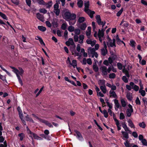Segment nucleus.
<instances>
[{
  "label": "nucleus",
  "mask_w": 147,
  "mask_h": 147,
  "mask_svg": "<svg viewBox=\"0 0 147 147\" xmlns=\"http://www.w3.org/2000/svg\"><path fill=\"white\" fill-rule=\"evenodd\" d=\"M26 2L27 5L29 7H30L31 4V0H26Z\"/></svg>",
  "instance_id": "60"
},
{
  "label": "nucleus",
  "mask_w": 147,
  "mask_h": 147,
  "mask_svg": "<svg viewBox=\"0 0 147 147\" xmlns=\"http://www.w3.org/2000/svg\"><path fill=\"white\" fill-rule=\"evenodd\" d=\"M67 24L66 23H63L61 26V28L63 30H65L67 28Z\"/></svg>",
  "instance_id": "32"
},
{
  "label": "nucleus",
  "mask_w": 147,
  "mask_h": 147,
  "mask_svg": "<svg viewBox=\"0 0 147 147\" xmlns=\"http://www.w3.org/2000/svg\"><path fill=\"white\" fill-rule=\"evenodd\" d=\"M122 127L126 131H128V130H129V129H128V128L127 127V125L125 123L123 124Z\"/></svg>",
  "instance_id": "41"
},
{
  "label": "nucleus",
  "mask_w": 147,
  "mask_h": 147,
  "mask_svg": "<svg viewBox=\"0 0 147 147\" xmlns=\"http://www.w3.org/2000/svg\"><path fill=\"white\" fill-rule=\"evenodd\" d=\"M67 29L69 32H71L74 30L75 28L74 26H70Z\"/></svg>",
  "instance_id": "31"
},
{
  "label": "nucleus",
  "mask_w": 147,
  "mask_h": 147,
  "mask_svg": "<svg viewBox=\"0 0 147 147\" xmlns=\"http://www.w3.org/2000/svg\"><path fill=\"white\" fill-rule=\"evenodd\" d=\"M100 89L102 91L103 93H106V89L105 86H100Z\"/></svg>",
  "instance_id": "33"
},
{
  "label": "nucleus",
  "mask_w": 147,
  "mask_h": 147,
  "mask_svg": "<svg viewBox=\"0 0 147 147\" xmlns=\"http://www.w3.org/2000/svg\"><path fill=\"white\" fill-rule=\"evenodd\" d=\"M54 12L55 13L57 16H58L60 13V10L59 9H57L56 10H54Z\"/></svg>",
  "instance_id": "54"
},
{
  "label": "nucleus",
  "mask_w": 147,
  "mask_h": 147,
  "mask_svg": "<svg viewBox=\"0 0 147 147\" xmlns=\"http://www.w3.org/2000/svg\"><path fill=\"white\" fill-rule=\"evenodd\" d=\"M135 102L136 105H140V101L138 97H137Z\"/></svg>",
  "instance_id": "56"
},
{
  "label": "nucleus",
  "mask_w": 147,
  "mask_h": 147,
  "mask_svg": "<svg viewBox=\"0 0 147 147\" xmlns=\"http://www.w3.org/2000/svg\"><path fill=\"white\" fill-rule=\"evenodd\" d=\"M127 122L129 123V125L131 128H135V126L131 120L129 119Z\"/></svg>",
  "instance_id": "16"
},
{
  "label": "nucleus",
  "mask_w": 147,
  "mask_h": 147,
  "mask_svg": "<svg viewBox=\"0 0 147 147\" xmlns=\"http://www.w3.org/2000/svg\"><path fill=\"white\" fill-rule=\"evenodd\" d=\"M36 17L40 20L43 22L42 20L44 19V17L42 15L39 13H37L36 14Z\"/></svg>",
  "instance_id": "13"
},
{
  "label": "nucleus",
  "mask_w": 147,
  "mask_h": 147,
  "mask_svg": "<svg viewBox=\"0 0 147 147\" xmlns=\"http://www.w3.org/2000/svg\"><path fill=\"white\" fill-rule=\"evenodd\" d=\"M101 113L103 114L104 116L106 118H107L108 116V113L107 111L104 109L102 113Z\"/></svg>",
  "instance_id": "26"
},
{
  "label": "nucleus",
  "mask_w": 147,
  "mask_h": 147,
  "mask_svg": "<svg viewBox=\"0 0 147 147\" xmlns=\"http://www.w3.org/2000/svg\"><path fill=\"white\" fill-rule=\"evenodd\" d=\"M114 103L115 106L117 108H119V107L120 105L119 103L118 100L117 99H115L114 100Z\"/></svg>",
  "instance_id": "34"
},
{
  "label": "nucleus",
  "mask_w": 147,
  "mask_h": 147,
  "mask_svg": "<svg viewBox=\"0 0 147 147\" xmlns=\"http://www.w3.org/2000/svg\"><path fill=\"white\" fill-rule=\"evenodd\" d=\"M74 32L75 33V34H76V35H79L80 33V29L78 28V29H76L74 30Z\"/></svg>",
  "instance_id": "39"
},
{
  "label": "nucleus",
  "mask_w": 147,
  "mask_h": 147,
  "mask_svg": "<svg viewBox=\"0 0 147 147\" xmlns=\"http://www.w3.org/2000/svg\"><path fill=\"white\" fill-rule=\"evenodd\" d=\"M119 118L120 119H123L125 118V115L123 113H121L120 114Z\"/></svg>",
  "instance_id": "50"
},
{
  "label": "nucleus",
  "mask_w": 147,
  "mask_h": 147,
  "mask_svg": "<svg viewBox=\"0 0 147 147\" xmlns=\"http://www.w3.org/2000/svg\"><path fill=\"white\" fill-rule=\"evenodd\" d=\"M132 135L135 138L138 137V134L136 131H133L132 133Z\"/></svg>",
  "instance_id": "58"
},
{
  "label": "nucleus",
  "mask_w": 147,
  "mask_h": 147,
  "mask_svg": "<svg viewBox=\"0 0 147 147\" xmlns=\"http://www.w3.org/2000/svg\"><path fill=\"white\" fill-rule=\"evenodd\" d=\"M52 5V1L51 0L49 1L47 3H46L45 5H47V8H50L51 7Z\"/></svg>",
  "instance_id": "23"
},
{
  "label": "nucleus",
  "mask_w": 147,
  "mask_h": 147,
  "mask_svg": "<svg viewBox=\"0 0 147 147\" xmlns=\"http://www.w3.org/2000/svg\"><path fill=\"white\" fill-rule=\"evenodd\" d=\"M52 24H53V26L55 28L57 27L58 26V23L57 22L53 20L52 22Z\"/></svg>",
  "instance_id": "48"
},
{
  "label": "nucleus",
  "mask_w": 147,
  "mask_h": 147,
  "mask_svg": "<svg viewBox=\"0 0 147 147\" xmlns=\"http://www.w3.org/2000/svg\"><path fill=\"white\" fill-rule=\"evenodd\" d=\"M10 67L13 69L12 71L15 73L17 76V75H19L18 74V72H19V70L17 69L16 68L10 66Z\"/></svg>",
  "instance_id": "21"
},
{
  "label": "nucleus",
  "mask_w": 147,
  "mask_h": 147,
  "mask_svg": "<svg viewBox=\"0 0 147 147\" xmlns=\"http://www.w3.org/2000/svg\"><path fill=\"white\" fill-rule=\"evenodd\" d=\"M141 3L145 6L147 5V2L144 0H141Z\"/></svg>",
  "instance_id": "64"
},
{
  "label": "nucleus",
  "mask_w": 147,
  "mask_h": 147,
  "mask_svg": "<svg viewBox=\"0 0 147 147\" xmlns=\"http://www.w3.org/2000/svg\"><path fill=\"white\" fill-rule=\"evenodd\" d=\"M124 144L126 147H138L137 145L134 144V143H130L127 139L124 142Z\"/></svg>",
  "instance_id": "4"
},
{
  "label": "nucleus",
  "mask_w": 147,
  "mask_h": 147,
  "mask_svg": "<svg viewBox=\"0 0 147 147\" xmlns=\"http://www.w3.org/2000/svg\"><path fill=\"white\" fill-rule=\"evenodd\" d=\"M121 133L123 135V137L126 139H128L129 138V136L128 133L122 131Z\"/></svg>",
  "instance_id": "14"
},
{
  "label": "nucleus",
  "mask_w": 147,
  "mask_h": 147,
  "mask_svg": "<svg viewBox=\"0 0 147 147\" xmlns=\"http://www.w3.org/2000/svg\"><path fill=\"white\" fill-rule=\"evenodd\" d=\"M74 40L75 42H77L78 41V37L77 35L75 34L74 36Z\"/></svg>",
  "instance_id": "57"
},
{
  "label": "nucleus",
  "mask_w": 147,
  "mask_h": 147,
  "mask_svg": "<svg viewBox=\"0 0 147 147\" xmlns=\"http://www.w3.org/2000/svg\"><path fill=\"white\" fill-rule=\"evenodd\" d=\"M122 80L125 83H127L128 80L127 78L125 76H123L122 77Z\"/></svg>",
  "instance_id": "49"
},
{
  "label": "nucleus",
  "mask_w": 147,
  "mask_h": 147,
  "mask_svg": "<svg viewBox=\"0 0 147 147\" xmlns=\"http://www.w3.org/2000/svg\"><path fill=\"white\" fill-rule=\"evenodd\" d=\"M89 49H90V52L92 54L96 52L94 48H92L91 47H90Z\"/></svg>",
  "instance_id": "51"
},
{
  "label": "nucleus",
  "mask_w": 147,
  "mask_h": 147,
  "mask_svg": "<svg viewBox=\"0 0 147 147\" xmlns=\"http://www.w3.org/2000/svg\"><path fill=\"white\" fill-rule=\"evenodd\" d=\"M139 92L141 94L142 96H145L146 94L145 91L144 90H139Z\"/></svg>",
  "instance_id": "47"
},
{
  "label": "nucleus",
  "mask_w": 147,
  "mask_h": 147,
  "mask_svg": "<svg viewBox=\"0 0 147 147\" xmlns=\"http://www.w3.org/2000/svg\"><path fill=\"white\" fill-rule=\"evenodd\" d=\"M129 65H123V72L125 74L128 72V70H129Z\"/></svg>",
  "instance_id": "9"
},
{
  "label": "nucleus",
  "mask_w": 147,
  "mask_h": 147,
  "mask_svg": "<svg viewBox=\"0 0 147 147\" xmlns=\"http://www.w3.org/2000/svg\"><path fill=\"white\" fill-rule=\"evenodd\" d=\"M109 94L110 97H113L115 98H117L118 96L114 91H112L111 90L109 91Z\"/></svg>",
  "instance_id": "10"
},
{
  "label": "nucleus",
  "mask_w": 147,
  "mask_h": 147,
  "mask_svg": "<svg viewBox=\"0 0 147 147\" xmlns=\"http://www.w3.org/2000/svg\"><path fill=\"white\" fill-rule=\"evenodd\" d=\"M11 1L12 3L16 5H18L19 3V1L17 0H11Z\"/></svg>",
  "instance_id": "52"
},
{
  "label": "nucleus",
  "mask_w": 147,
  "mask_h": 147,
  "mask_svg": "<svg viewBox=\"0 0 147 147\" xmlns=\"http://www.w3.org/2000/svg\"><path fill=\"white\" fill-rule=\"evenodd\" d=\"M108 51L107 50H105L104 48H102L101 49V55L103 56L106 55V54L107 53Z\"/></svg>",
  "instance_id": "18"
},
{
  "label": "nucleus",
  "mask_w": 147,
  "mask_h": 147,
  "mask_svg": "<svg viewBox=\"0 0 147 147\" xmlns=\"http://www.w3.org/2000/svg\"><path fill=\"white\" fill-rule=\"evenodd\" d=\"M129 109H127L126 111V113L127 116L130 117L131 115V113L133 112V109L132 106L130 104L128 105Z\"/></svg>",
  "instance_id": "3"
},
{
  "label": "nucleus",
  "mask_w": 147,
  "mask_h": 147,
  "mask_svg": "<svg viewBox=\"0 0 147 147\" xmlns=\"http://www.w3.org/2000/svg\"><path fill=\"white\" fill-rule=\"evenodd\" d=\"M77 5L78 7L81 8L83 5V1L82 0H80L77 2Z\"/></svg>",
  "instance_id": "29"
},
{
  "label": "nucleus",
  "mask_w": 147,
  "mask_h": 147,
  "mask_svg": "<svg viewBox=\"0 0 147 147\" xmlns=\"http://www.w3.org/2000/svg\"><path fill=\"white\" fill-rule=\"evenodd\" d=\"M121 102L122 107H125L126 106V104L125 100L123 99H121Z\"/></svg>",
  "instance_id": "44"
},
{
  "label": "nucleus",
  "mask_w": 147,
  "mask_h": 147,
  "mask_svg": "<svg viewBox=\"0 0 147 147\" xmlns=\"http://www.w3.org/2000/svg\"><path fill=\"white\" fill-rule=\"evenodd\" d=\"M87 27V25L86 23H83L80 25L78 26L79 28L81 30H85Z\"/></svg>",
  "instance_id": "11"
},
{
  "label": "nucleus",
  "mask_w": 147,
  "mask_h": 147,
  "mask_svg": "<svg viewBox=\"0 0 147 147\" xmlns=\"http://www.w3.org/2000/svg\"><path fill=\"white\" fill-rule=\"evenodd\" d=\"M123 8H122L120 10L117 12L116 14L117 16L119 17L121 15L123 11Z\"/></svg>",
  "instance_id": "40"
},
{
  "label": "nucleus",
  "mask_w": 147,
  "mask_h": 147,
  "mask_svg": "<svg viewBox=\"0 0 147 147\" xmlns=\"http://www.w3.org/2000/svg\"><path fill=\"white\" fill-rule=\"evenodd\" d=\"M18 136L20 137V140L21 141L23 140L24 138V134L23 133H22L20 134H19L18 135Z\"/></svg>",
  "instance_id": "43"
},
{
  "label": "nucleus",
  "mask_w": 147,
  "mask_h": 147,
  "mask_svg": "<svg viewBox=\"0 0 147 147\" xmlns=\"http://www.w3.org/2000/svg\"><path fill=\"white\" fill-rule=\"evenodd\" d=\"M18 69H19V72H18V74H19L20 75L22 76L24 72V70L21 67H19Z\"/></svg>",
  "instance_id": "22"
},
{
  "label": "nucleus",
  "mask_w": 147,
  "mask_h": 147,
  "mask_svg": "<svg viewBox=\"0 0 147 147\" xmlns=\"http://www.w3.org/2000/svg\"><path fill=\"white\" fill-rule=\"evenodd\" d=\"M89 12L87 13V14L91 18H92L94 17V14H95V12L94 11H91V10H89Z\"/></svg>",
  "instance_id": "15"
},
{
  "label": "nucleus",
  "mask_w": 147,
  "mask_h": 147,
  "mask_svg": "<svg viewBox=\"0 0 147 147\" xmlns=\"http://www.w3.org/2000/svg\"><path fill=\"white\" fill-rule=\"evenodd\" d=\"M116 75L115 73L110 74L109 75V78L110 79H113L115 78Z\"/></svg>",
  "instance_id": "46"
},
{
  "label": "nucleus",
  "mask_w": 147,
  "mask_h": 147,
  "mask_svg": "<svg viewBox=\"0 0 147 147\" xmlns=\"http://www.w3.org/2000/svg\"><path fill=\"white\" fill-rule=\"evenodd\" d=\"M26 129L27 130V133L28 134H30L31 135H32L34 133L32 132L31 130H30V129L28 128V126H27L26 127Z\"/></svg>",
  "instance_id": "42"
},
{
  "label": "nucleus",
  "mask_w": 147,
  "mask_h": 147,
  "mask_svg": "<svg viewBox=\"0 0 147 147\" xmlns=\"http://www.w3.org/2000/svg\"><path fill=\"white\" fill-rule=\"evenodd\" d=\"M59 5L57 3H55L54 6V10H56L59 9Z\"/></svg>",
  "instance_id": "63"
},
{
  "label": "nucleus",
  "mask_w": 147,
  "mask_h": 147,
  "mask_svg": "<svg viewBox=\"0 0 147 147\" xmlns=\"http://www.w3.org/2000/svg\"><path fill=\"white\" fill-rule=\"evenodd\" d=\"M93 69L95 72H97L98 71L99 69L97 65H93Z\"/></svg>",
  "instance_id": "37"
},
{
  "label": "nucleus",
  "mask_w": 147,
  "mask_h": 147,
  "mask_svg": "<svg viewBox=\"0 0 147 147\" xmlns=\"http://www.w3.org/2000/svg\"><path fill=\"white\" fill-rule=\"evenodd\" d=\"M84 36L83 35H80L79 36L80 40L79 42L80 44H82L83 42V40L84 39Z\"/></svg>",
  "instance_id": "20"
},
{
  "label": "nucleus",
  "mask_w": 147,
  "mask_h": 147,
  "mask_svg": "<svg viewBox=\"0 0 147 147\" xmlns=\"http://www.w3.org/2000/svg\"><path fill=\"white\" fill-rule=\"evenodd\" d=\"M89 2L88 1L87 2L84 3L85 7L86 8H89Z\"/></svg>",
  "instance_id": "61"
},
{
  "label": "nucleus",
  "mask_w": 147,
  "mask_h": 147,
  "mask_svg": "<svg viewBox=\"0 0 147 147\" xmlns=\"http://www.w3.org/2000/svg\"><path fill=\"white\" fill-rule=\"evenodd\" d=\"M0 16L3 19L6 20H7V18L6 15L5 14L2 13L1 12H0Z\"/></svg>",
  "instance_id": "36"
},
{
  "label": "nucleus",
  "mask_w": 147,
  "mask_h": 147,
  "mask_svg": "<svg viewBox=\"0 0 147 147\" xmlns=\"http://www.w3.org/2000/svg\"><path fill=\"white\" fill-rule=\"evenodd\" d=\"M45 23L47 26L48 27L51 28L52 26V25L51 23L48 21H46L45 22Z\"/></svg>",
  "instance_id": "53"
},
{
  "label": "nucleus",
  "mask_w": 147,
  "mask_h": 147,
  "mask_svg": "<svg viewBox=\"0 0 147 147\" xmlns=\"http://www.w3.org/2000/svg\"><path fill=\"white\" fill-rule=\"evenodd\" d=\"M139 126L143 128H145L146 127V125L144 122H142L139 123Z\"/></svg>",
  "instance_id": "24"
},
{
  "label": "nucleus",
  "mask_w": 147,
  "mask_h": 147,
  "mask_svg": "<svg viewBox=\"0 0 147 147\" xmlns=\"http://www.w3.org/2000/svg\"><path fill=\"white\" fill-rule=\"evenodd\" d=\"M129 85L132 87V88L135 91H137L139 90V87L135 85L133 82H131L129 83Z\"/></svg>",
  "instance_id": "6"
},
{
  "label": "nucleus",
  "mask_w": 147,
  "mask_h": 147,
  "mask_svg": "<svg viewBox=\"0 0 147 147\" xmlns=\"http://www.w3.org/2000/svg\"><path fill=\"white\" fill-rule=\"evenodd\" d=\"M0 79L2 80L3 81L7 82V80L6 79V77L5 76H3L0 74Z\"/></svg>",
  "instance_id": "45"
},
{
  "label": "nucleus",
  "mask_w": 147,
  "mask_h": 147,
  "mask_svg": "<svg viewBox=\"0 0 147 147\" xmlns=\"http://www.w3.org/2000/svg\"><path fill=\"white\" fill-rule=\"evenodd\" d=\"M130 45L133 48H135V45L136 44L135 41L133 40H131L130 41Z\"/></svg>",
  "instance_id": "30"
},
{
  "label": "nucleus",
  "mask_w": 147,
  "mask_h": 147,
  "mask_svg": "<svg viewBox=\"0 0 147 147\" xmlns=\"http://www.w3.org/2000/svg\"><path fill=\"white\" fill-rule=\"evenodd\" d=\"M40 122L42 123H45L46 125L50 127H53V125L51 124V123H49L48 121L46 120L45 119H41Z\"/></svg>",
  "instance_id": "8"
},
{
  "label": "nucleus",
  "mask_w": 147,
  "mask_h": 147,
  "mask_svg": "<svg viewBox=\"0 0 147 147\" xmlns=\"http://www.w3.org/2000/svg\"><path fill=\"white\" fill-rule=\"evenodd\" d=\"M96 19L98 24L99 26L102 25V27H103L106 24V22L105 21L103 22L101 21L100 16L99 15H96Z\"/></svg>",
  "instance_id": "2"
},
{
  "label": "nucleus",
  "mask_w": 147,
  "mask_h": 147,
  "mask_svg": "<svg viewBox=\"0 0 147 147\" xmlns=\"http://www.w3.org/2000/svg\"><path fill=\"white\" fill-rule=\"evenodd\" d=\"M106 103L107 104V106L109 107V109H111L112 107V104H110V103L108 101V100H107V101L106 102Z\"/></svg>",
  "instance_id": "62"
},
{
  "label": "nucleus",
  "mask_w": 147,
  "mask_h": 147,
  "mask_svg": "<svg viewBox=\"0 0 147 147\" xmlns=\"http://www.w3.org/2000/svg\"><path fill=\"white\" fill-rule=\"evenodd\" d=\"M141 141L143 144L145 146H147V142L145 139H143Z\"/></svg>",
  "instance_id": "59"
},
{
  "label": "nucleus",
  "mask_w": 147,
  "mask_h": 147,
  "mask_svg": "<svg viewBox=\"0 0 147 147\" xmlns=\"http://www.w3.org/2000/svg\"><path fill=\"white\" fill-rule=\"evenodd\" d=\"M85 21V18L84 17H80L79 18L78 22L79 23H82Z\"/></svg>",
  "instance_id": "28"
},
{
  "label": "nucleus",
  "mask_w": 147,
  "mask_h": 147,
  "mask_svg": "<svg viewBox=\"0 0 147 147\" xmlns=\"http://www.w3.org/2000/svg\"><path fill=\"white\" fill-rule=\"evenodd\" d=\"M17 77L18 79L19 83L20 84L21 86H22L23 85V83L20 76V75H17Z\"/></svg>",
  "instance_id": "27"
},
{
  "label": "nucleus",
  "mask_w": 147,
  "mask_h": 147,
  "mask_svg": "<svg viewBox=\"0 0 147 147\" xmlns=\"http://www.w3.org/2000/svg\"><path fill=\"white\" fill-rule=\"evenodd\" d=\"M38 29L40 31L44 32L45 31L46 28L45 27L43 26H38Z\"/></svg>",
  "instance_id": "19"
},
{
  "label": "nucleus",
  "mask_w": 147,
  "mask_h": 147,
  "mask_svg": "<svg viewBox=\"0 0 147 147\" xmlns=\"http://www.w3.org/2000/svg\"><path fill=\"white\" fill-rule=\"evenodd\" d=\"M64 17L66 19L70 20H75L76 18V15L74 13L71 14L69 11H66L64 14Z\"/></svg>",
  "instance_id": "1"
},
{
  "label": "nucleus",
  "mask_w": 147,
  "mask_h": 147,
  "mask_svg": "<svg viewBox=\"0 0 147 147\" xmlns=\"http://www.w3.org/2000/svg\"><path fill=\"white\" fill-rule=\"evenodd\" d=\"M100 69L102 70V75L104 76H106L107 74V68L105 66H102L101 67Z\"/></svg>",
  "instance_id": "7"
},
{
  "label": "nucleus",
  "mask_w": 147,
  "mask_h": 147,
  "mask_svg": "<svg viewBox=\"0 0 147 147\" xmlns=\"http://www.w3.org/2000/svg\"><path fill=\"white\" fill-rule=\"evenodd\" d=\"M74 132L76 134L77 137L79 140L82 141L84 140V139L80 132L76 130H74Z\"/></svg>",
  "instance_id": "5"
},
{
  "label": "nucleus",
  "mask_w": 147,
  "mask_h": 147,
  "mask_svg": "<svg viewBox=\"0 0 147 147\" xmlns=\"http://www.w3.org/2000/svg\"><path fill=\"white\" fill-rule=\"evenodd\" d=\"M39 11L40 13H46L47 12V10L45 9H40L39 10Z\"/></svg>",
  "instance_id": "55"
},
{
  "label": "nucleus",
  "mask_w": 147,
  "mask_h": 147,
  "mask_svg": "<svg viewBox=\"0 0 147 147\" xmlns=\"http://www.w3.org/2000/svg\"><path fill=\"white\" fill-rule=\"evenodd\" d=\"M104 36V32L103 31H101V30L100 29L98 30V36L99 38L100 37H102Z\"/></svg>",
  "instance_id": "17"
},
{
  "label": "nucleus",
  "mask_w": 147,
  "mask_h": 147,
  "mask_svg": "<svg viewBox=\"0 0 147 147\" xmlns=\"http://www.w3.org/2000/svg\"><path fill=\"white\" fill-rule=\"evenodd\" d=\"M100 82L98 83L99 85H101L105 86V80H99Z\"/></svg>",
  "instance_id": "38"
},
{
  "label": "nucleus",
  "mask_w": 147,
  "mask_h": 147,
  "mask_svg": "<svg viewBox=\"0 0 147 147\" xmlns=\"http://www.w3.org/2000/svg\"><path fill=\"white\" fill-rule=\"evenodd\" d=\"M126 97L128 100H132V97L131 94H130V93H127L126 95Z\"/></svg>",
  "instance_id": "25"
},
{
  "label": "nucleus",
  "mask_w": 147,
  "mask_h": 147,
  "mask_svg": "<svg viewBox=\"0 0 147 147\" xmlns=\"http://www.w3.org/2000/svg\"><path fill=\"white\" fill-rule=\"evenodd\" d=\"M67 64H77V61L76 60H74L72 61V63H71L69 58L68 57L67 60Z\"/></svg>",
  "instance_id": "12"
},
{
  "label": "nucleus",
  "mask_w": 147,
  "mask_h": 147,
  "mask_svg": "<svg viewBox=\"0 0 147 147\" xmlns=\"http://www.w3.org/2000/svg\"><path fill=\"white\" fill-rule=\"evenodd\" d=\"M110 45L111 47H113V46L116 47V46L115 45V38L113 39V42H111V43L110 44Z\"/></svg>",
  "instance_id": "35"
}]
</instances>
